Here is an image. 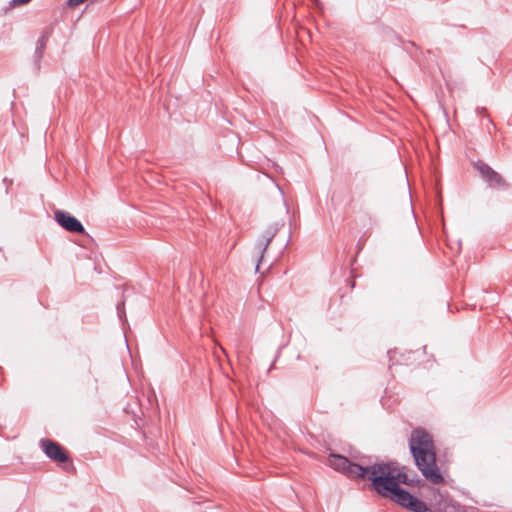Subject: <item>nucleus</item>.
Segmentation results:
<instances>
[{
	"instance_id": "obj_1",
	"label": "nucleus",
	"mask_w": 512,
	"mask_h": 512,
	"mask_svg": "<svg viewBox=\"0 0 512 512\" xmlns=\"http://www.w3.org/2000/svg\"><path fill=\"white\" fill-rule=\"evenodd\" d=\"M372 457L360 453L352 454L351 459L331 453L328 464L350 479L369 480L371 488L385 498L396 496L395 488L401 484L416 486L421 480L414 474L411 478L403 470H398L395 461L371 462ZM404 469V467L402 468Z\"/></svg>"
},
{
	"instance_id": "obj_2",
	"label": "nucleus",
	"mask_w": 512,
	"mask_h": 512,
	"mask_svg": "<svg viewBox=\"0 0 512 512\" xmlns=\"http://www.w3.org/2000/svg\"><path fill=\"white\" fill-rule=\"evenodd\" d=\"M409 449L415 465L423 477L433 484L443 483L444 477L436 464L433 438L425 429L413 430L409 440Z\"/></svg>"
},
{
	"instance_id": "obj_3",
	"label": "nucleus",
	"mask_w": 512,
	"mask_h": 512,
	"mask_svg": "<svg viewBox=\"0 0 512 512\" xmlns=\"http://www.w3.org/2000/svg\"><path fill=\"white\" fill-rule=\"evenodd\" d=\"M396 489V496L389 498L391 501L412 512L428 511L427 504L423 500L402 487H397Z\"/></svg>"
},
{
	"instance_id": "obj_4",
	"label": "nucleus",
	"mask_w": 512,
	"mask_h": 512,
	"mask_svg": "<svg viewBox=\"0 0 512 512\" xmlns=\"http://www.w3.org/2000/svg\"><path fill=\"white\" fill-rule=\"evenodd\" d=\"M284 226L283 221H277L269 225L266 230L262 233L260 238L257 240L255 244V250H257L258 259L255 267V271L258 272L260 268V263L263 259L264 253L267 250L269 244L276 236L278 231Z\"/></svg>"
},
{
	"instance_id": "obj_5",
	"label": "nucleus",
	"mask_w": 512,
	"mask_h": 512,
	"mask_svg": "<svg viewBox=\"0 0 512 512\" xmlns=\"http://www.w3.org/2000/svg\"><path fill=\"white\" fill-rule=\"evenodd\" d=\"M475 168L489 187L501 189H507L509 187L506 180L488 164L478 161L475 164Z\"/></svg>"
},
{
	"instance_id": "obj_6",
	"label": "nucleus",
	"mask_w": 512,
	"mask_h": 512,
	"mask_svg": "<svg viewBox=\"0 0 512 512\" xmlns=\"http://www.w3.org/2000/svg\"><path fill=\"white\" fill-rule=\"evenodd\" d=\"M40 446L44 454L54 462L64 463L70 461L68 452L52 439H41Z\"/></svg>"
},
{
	"instance_id": "obj_7",
	"label": "nucleus",
	"mask_w": 512,
	"mask_h": 512,
	"mask_svg": "<svg viewBox=\"0 0 512 512\" xmlns=\"http://www.w3.org/2000/svg\"><path fill=\"white\" fill-rule=\"evenodd\" d=\"M54 219L59 226L71 233H85L82 223L72 214L64 210H55Z\"/></svg>"
},
{
	"instance_id": "obj_8",
	"label": "nucleus",
	"mask_w": 512,
	"mask_h": 512,
	"mask_svg": "<svg viewBox=\"0 0 512 512\" xmlns=\"http://www.w3.org/2000/svg\"><path fill=\"white\" fill-rule=\"evenodd\" d=\"M51 33H52V31L50 28L44 29L41 36L39 37V39L36 42L34 58H35V63L37 65V67H39V62L43 57L46 43H47V40L49 39V37L51 36Z\"/></svg>"
},
{
	"instance_id": "obj_9",
	"label": "nucleus",
	"mask_w": 512,
	"mask_h": 512,
	"mask_svg": "<svg viewBox=\"0 0 512 512\" xmlns=\"http://www.w3.org/2000/svg\"><path fill=\"white\" fill-rule=\"evenodd\" d=\"M117 315L118 318L124 323V321H127L126 319V313H125V303L124 301L118 302L116 305Z\"/></svg>"
},
{
	"instance_id": "obj_10",
	"label": "nucleus",
	"mask_w": 512,
	"mask_h": 512,
	"mask_svg": "<svg viewBox=\"0 0 512 512\" xmlns=\"http://www.w3.org/2000/svg\"><path fill=\"white\" fill-rule=\"evenodd\" d=\"M30 1L31 0H11L10 5L13 7H16V6H21V5L27 4Z\"/></svg>"
},
{
	"instance_id": "obj_11",
	"label": "nucleus",
	"mask_w": 512,
	"mask_h": 512,
	"mask_svg": "<svg viewBox=\"0 0 512 512\" xmlns=\"http://www.w3.org/2000/svg\"><path fill=\"white\" fill-rule=\"evenodd\" d=\"M86 0H67V4L68 6L70 7H76L80 4H82L83 2H85Z\"/></svg>"
},
{
	"instance_id": "obj_12",
	"label": "nucleus",
	"mask_w": 512,
	"mask_h": 512,
	"mask_svg": "<svg viewBox=\"0 0 512 512\" xmlns=\"http://www.w3.org/2000/svg\"><path fill=\"white\" fill-rule=\"evenodd\" d=\"M476 113L478 115L487 114V109L485 107H477L476 108Z\"/></svg>"
}]
</instances>
